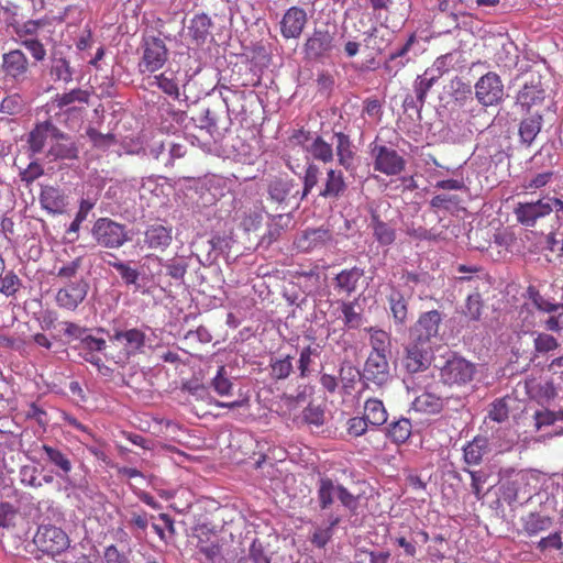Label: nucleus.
Here are the masks:
<instances>
[{"instance_id": "obj_1", "label": "nucleus", "mask_w": 563, "mask_h": 563, "mask_svg": "<svg viewBox=\"0 0 563 563\" xmlns=\"http://www.w3.org/2000/svg\"><path fill=\"white\" fill-rule=\"evenodd\" d=\"M552 211L556 212L560 220V212L563 213V201L554 197H547L533 202H519L514 213L520 224L534 227L539 219L549 216Z\"/></svg>"}, {"instance_id": "obj_2", "label": "nucleus", "mask_w": 563, "mask_h": 563, "mask_svg": "<svg viewBox=\"0 0 563 563\" xmlns=\"http://www.w3.org/2000/svg\"><path fill=\"white\" fill-rule=\"evenodd\" d=\"M318 504L322 510L329 509L338 498L343 507L352 512L357 509V497L351 494L344 486L329 477H321L317 489Z\"/></svg>"}, {"instance_id": "obj_3", "label": "nucleus", "mask_w": 563, "mask_h": 563, "mask_svg": "<svg viewBox=\"0 0 563 563\" xmlns=\"http://www.w3.org/2000/svg\"><path fill=\"white\" fill-rule=\"evenodd\" d=\"M441 382L450 387H462L474 378L476 367L464 357L452 355L439 366Z\"/></svg>"}, {"instance_id": "obj_4", "label": "nucleus", "mask_w": 563, "mask_h": 563, "mask_svg": "<svg viewBox=\"0 0 563 563\" xmlns=\"http://www.w3.org/2000/svg\"><path fill=\"white\" fill-rule=\"evenodd\" d=\"M95 241L107 249H119L129 241L124 224L109 218H99L91 229Z\"/></svg>"}, {"instance_id": "obj_5", "label": "nucleus", "mask_w": 563, "mask_h": 563, "mask_svg": "<svg viewBox=\"0 0 563 563\" xmlns=\"http://www.w3.org/2000/svg\"><path fill=\"white\" fill-rule=\"evenodd\" d=\"M89 291V283L84 277L63 284L55 295L56 305L60 309L75 311L84 302Z\"/></svg>"}, {"instance_id": "obj_6", "label": "nucleus", "mask_w": 563, "mask_h": 563, "mask_svg": "<svg viewBox=\"0 0 563 563\" xmlns=\"http://www.w3.org/2000/svg\"><path fill=\"white\" fill-rule=\"evenodd\" d=\"M267 194L269 199L278 205L289 206L294 201L297 208L301 201L298 185L287 175L275 176L269 179Z\"/></svg>"}, {"instance_id": "obj_7", "label": "nucleus", "mask_w": 563, "mask_h": 563, "mask_svg": "<svg viewBox=\"0 0 563 563\" xmlns=\"http://www.w3.org/2000/svg\"><path fill=\"white\" fill-rule=\"evenodd\" d=\"M34 543L42 551L51 555L60 554L69 547L68 536L55 526H40Z\"/></svg>"}, {"instance_id": "obj_8", "label": "nucleus", "mask_w": 563, "mask_h": 563, "mask_svg": "<svg viewBox=\"0 0 563 563\" xmlns=\"http://www.w3.org/2000/svg\"><path fill=\"white\" fill-rule=\"evenodd\" d=\"M373 157V167L387 176L400 174L406 166V162L394 148L385 145L374 144L371 151Z\"/></svg>"}, {"instance_id": "obj_9", "label": "nucleus", "mask_w": 563, "mask_h": 563, "mask_svg": "<svg viewBox=\"0 0 563 563\" xmlns=\"http://www.w3.org/2000/svg\"><path fill=\"white\" fill-rule=\"evenodd\" d=\"M168 51L161 37H144L143 57L140 63L142 73H154L161 69L167 60Z\"/></svg>"}, {"instance_id": "obj_10", "label": "nucleus", "mask_w": 563, "mask_h": 563, "mask_svg": "<svg viewBox=\"0 0 563 563\" xmlns=\"http://www.w3.org/2000/svg\"><path fill=\"white\" fill-rule=\"evenodd\" d=\"M475 96L483 106H494L504 97V85L495 73H487L475 84Z\"/></svg>"}, {"instance_id": "obj_11", "label": "nucleus", "mask_w": 563, "mask_h": 563, "mask_svg": "<svg viewBox=\"0 0 563 563\" xmlns=\"http://www.w3.org/2000/svg\"><path fill=\"white\" fill-rule=\"evenodd\" d=\"M292 139L303 146L305 151L317 161L324 164L333 161L334 153L332 143L325 142L321 136L310 137L308 132L298 130L292 134Z\"/></svg>"}, {"instance_id": "obj_12", "label": "nucleus", "mask_w": 563, "mask_h": 563, "mask_svg": "<svg viewBox=\"0 0 563 563\" xmlns=\"http://www.w3.org/2000/svg\"><path fill=\"white\" fill-rule=\"evenodd\" d=\"M332 240V232L324 227H320L301 231L296 236L294 244L298 251L308 253L327 246Z\"/></svg>"}, {"instance_id": "obj_13", "label": "nucleus", "mask_w": 563, "mask_h": 563, "mask_svg": "<svg viewBox=\"0 0 563 563\" xmlns=\"http://www.w3.org/2000/svg\"><path fill=\"white\" fill-rule=\"evenodd\" d=\"M431 362V349L428 343L412 340L406 347L402 360L405 368L409 373H419L427 369Z\"/></svg>"}, {"instance_id": "obj_14", "label": "nucleus", "mask_w": 563, "mask_h": 563, "mask_svg": "<svg viewBox=\"0 0 563 563\" xmlns=\"http://www.w3.org/2000/svg\"><path fill=\"white\" fill-rule=\"evenodd\" d=\"M363 377L376 386L386 385L391 379L387 355L371 353L364 366Z\"/></svg>"}, {"instance_id": "obj_15", "label": "nucleus", "mask_w": 563, "mask_h": 563, "mask_svg": "<svg viewBox=\"0 0 563 563\" xmlns=\"http://www.w3.org/2000/svg\"><path fill=\"white\" fill-rule=\"evenodd\" d=\"M56 139H63V132L49 121H44L35 125L30 132L27 143L33 154L42 153L46 145H49Z\"/></svg>"}, {"instance_id": "obj_16", "label": "nucleus", "mask_w": 563, "mask_h": 563, "mask_svg": "<svg viewBox=\"0 0 563 563\" xmlns=\"http://www.w3.org/2000/svg\"><path fill=\"white\" fill-rule=\"evenodd\" d=\"M110 341L122 345L125 355L131 356L143 352L146 342V334L143 330L137 328L119 330L115 329Z\"/></svg>"}, {"instance_id": "obj_17", "label": "nucleus", "mask_w": 563, "mask_h": 563, "mask_svg": "<svg viewBox=\"0 0 563 563\" xmlns=\"http://www.w3.org/2000/svg\"><path fill=\"white\" fill-rule=\"evenodd\" d=\"M441 322V316L437 310L423 313L411 330V339L423 343L437 336Z\"/></svg>"}, {"instance_id": "obj_18", "label": "nucleus", "mask_w": 563, "mask_h": 563, "mask_svg": "<svg viewBox=\"0 0 563 563\" xmlns=\"http://www.w3.org/2000/svg\"><path fill=\"white\" fill-rule=\"evenodd\" d=\"M528 76L529 79L525 81V85L517 97L518 102L527 109L541 102L544 99L545 93L541 81V75L538 71H530Z\"/></svg>"}, {"instance_id": "obj_19", "label": "nucleus", "mask_w": 563, "mask_h": 563, "mask_svg": "<svg viewBox=\"0 0 563 563\" xmlns=\"http://www.w3.org/2000/svg\"><path fill=\"white\" fill-rule=\"evenodd\" d=\"M444 402V397L435 393V386L428 385L420 395L415 397L412 409L422 413L434 415L442 410Z\"/></svg>"}, {"instance_id": "obj_20", "label": "nucleus", "mask_w": 563, "mask_h": 563, "mask_svg": "<svg viewBox=\"0 0 563 563\" xmlns=\"http://www.w3.org/2000/svg\"><path fill=\"white\" fill-rule=\"evenodd\" d=\"M109 265L119 273L125 286L133 287L134 291H140L142 294L147 292L145 277L142 276L137 268L132 267L130 262L115 260L113 262H109Z\"/></svg>"}, {"instance_id": "obj_21", "label": "nucleus", "mask_w": 563, "mask_h": 563, "mask_svg": "<svg viewBox=\"0 0 563 563\" xmlns=\"http://www.w3.org/2000/svg\"><path fill=\"white\" fill-rule=\"evenodd\" d=\"M173 241V229L159 223L151 224L144 232V244L152 250L164 251Z\"/></svg>"}, {"instance_id": "obj_22", "label": "nucleus", "mask_w": 563, "mask_h": 563, "mask_svg": "<svg viewBox=\"0 0 563 563\" xmlns=\"http://www.w3.org/2000/svg\"><path fill=\"white\" fill-rule=\"evenodd\" d=\"M492 444L485 437L477 435L463 448V459L468 465H478L492 451Z\"/></svg>"}, {"instance_id": "obj_23", "label": "nucleus", "mask_w": 563, "mask_h": 563, "mask_svg": "<svg viewBox=\"0 0 563 563\" xmlns=\"http://www.w3.org/2000/svg\"><path fill=\"white\" fill-rule=\"evenodd\" d=\"M78 146L70 137L63 133V139H56L47 151V157L51 161L56 159H76L78 157Z\"/></svg>"}, {"instance_id": "obj_24", "label": "nucleus", "mask_w": 563, "mask_h": 563, "mask_svg": "<svg viewBox=\"0 0 563 563\" xmlns=\"http://www.w3.org/2000/svg\"><path fill=\"white\" fill-rule=\"evenodd\" d=\"M307 23L305 10L292 7L287 10L282 20L283 35H300Z\"/></svg>"}, {"instance_id": "obj_25", "label": "nucleus", "mask_w": 563, "mask_h": 563, "mask_svg": "<svg viewBox=\"0 0 563 563\" xmlns=\"http://www.w3.org/2000/svg\"><path fill=\"white\" fill-rule=\"evenodd\" d=\"M364 271L360 267H352L343 269L334 278V288L339 294H353L358 285L360 279L363 277Z\"/></svg>"}, {"instance_id": "obj_26", "label": "nucleus", "mask_w": 563, "mask_h": 563, "mask_svg": "<svg viewBox=\"0 0 563 563\" xmlns=\"http://www.w3.org/2000/svg\"><path fill=\"white\" fill-rule=\"evenodd\" d=\"M41 206L49 213H63L67 206L65 195L57 188L46 186L42 189L40 195Z\"/></svg>"}, {"instance_id": "obj_27", "label": "nucleus", "mask_w": 563, "mask_h": 563, "mask_svg": "<svg viewBox=\"0 0 563 563\" xmlns=\"http://www.w3.org/2000/svg\"><path fill=\"white\" fill-rule=\"evenodd\" d=\"M333 139L335 140V153L339 164L346 170L351 169L353 167L355 153L349 135L336 132L333 134Z\"/></svg>"}, {"instance_id": "obj_28", "label": "nucleus", "mask_w": 563, "mask_h": 563, "mask_svg": "<svg viewBox=\"0 0 563 563\" xmlns=\"http://www.w3.org/2000/svg\"><path fill=\"white\" fill-rule=\"evenodd\" d=\"M346 189L343 173L330 168L327 172V178L324 188L320 191V196L323 198H339Z\"/></svg>"}, {"instance_id": "obj_29", "label": "nucleus", "mask_w": 563, "mask_h": 563, "mask_svg": "<svg viewBox=\"0 0 563 563\" xmlns=\"http://www.w3.org/2000/svg\"><path fill=\"white\" fill-rule=\"evenodd\" d=\"M387 300L395 322L404 324L408 317V302L405 296L396 287H390Z\"/></svg>"}, {"instance_id": "obj_30", "label": "nucleus", "mask_w": 563, "mask_h": 563, "mask_svg": "<svg viewBox=\"0 0 563 563\" xmlns=\"http://www.w3.org/2000/svg\"><path fill=\"white\" fill-rule=\"evenodd\" d=\"M363 416L373 428L383 426L388 418V413L383 401L377 398H369L365 401Z\"/></svg>"}, {"instance_id": "obj_31", "label": "nucleus", "mask_w": 563, "mask_h": 563, "mask_svg": "<svg viewBox=\"0 0 563 563\" xmlns=\"http://www.w3.org/2000/svg\"><path fill=\"white\" fill-rule=\"evenodd\" d=\"M197 548L200 553L206 555L207 559L213 560L220 554V545L217 534L209 533L205 528H201L197 531Z\"/></svg>"}, {"instance_id": "obj_32", "label": "nucleus", "mask_w": 563, "mask_h": 563, "mask_svg": "<svg viewBox=\"0 0 563 563\" xmlns=\"http://www.w3.org/2000/svg\"><path fill=\"white\" fill-rule=\"evenodd\" d=\"M42 450L45 452L48 462L58 468L57 476L64 478L70 473L73 465L67 454L47 444H44Z\"/></svg>"}, {"instance_id": "obj_33", "label": "nucleus", "mask_w": 563, "mask_h": 563, "mask_svg": "<svg viewBox=\"0 0 563 563\" xmlns=\"http://www.w3.org/2000/svg\"><path fill=\"white\" fill-rule=\"evenodd\" d=\"M522 525L528 536H537L540 532L549 530L553 525V520L549 516L530 512L522 518Z\"/></svg>"}, {"instance_id": "obj_34", "label": "nucleus", "mask_w": 563, "mask_h": 563, "mask_svg": "<svg viewBox=\"0 0 563 563\" xmlns=\"http://www.w3.org/2000/svg\"><path fill=\"white\" fill-rule=\"evenodd\" d=\"M542 128V117L540 114L531 115L521 121L519 125V135L523 144L530 146Z\"/></svg>"}, {"instance_id": "obj_35", "label": "nucleus", "mask_w": 563, "mask_h": 563, "mask_svg": "<svg viewBox=\"0 0 563 563\" xmlns=\"http://www.w3.org/2000/svg\"><path fill=\"white\" fill-rule=\"evenodd\" d=\"M3 66L8 74L16 76L26 69V58L21 51H12L3 55Z\"/></svg>"}, {"instance_id": "obj_36", "label": "nucleus", "mask_w": 563, "mask_h": 563, "mask_svg": "<svg viewBox=\"0 0 563 563\" xmlns=\"http://www.w3.org/2000/svg\"><path fill=\"white\" fill-rule=\"evenodd\" d=\"M331 48V37H308L305 52L308 58L314 59L323 56Z\"/></svg>"}, {"instance_id": "obj_37", "label": "nucleus", "mask_w": 563, "mask_h": 563, "mask_svg": "<svg viewBox=\"0 0 563 563\" xmlns=\"http://www.w3.org/2000/svg\"><path fill=\"white\" fill-rule=\"evenodd\" d=\"M387 431V434L393 442L404 443L411 434V422L409 419L401 418L390 423Z\"/></svg>"}, {"instance_id": "obj_38", "label": "nucleus", "mask_w": 563, "mask_h": 563, "mask_svg": "<svg viewBox=\"0 0 563 563\" xmlns=\"http://www.w3.org/2000/svg\"><path fill=\"white\" fill-rule=\"evenodd\" d=\"M294 371L292 357H273L271 360V375L274 379H286Z\"/></svg>"}, {"instance_id": "obj_39", "label": "nucleus", "mask_w": 563, "mask_h": 563, "mask_svg": "<svg viewBox=\"0 0 563 563\" xmlns=\"http://www.w3.org/2000/svg\"><path fill=\"white\" fill-rule=\"evenodd\" d=\"M290 222L291 216L289 213L274 216L268 224L267 235L263 238V241H266L267 244L276 241Z\"/></svg>"}, {"instance_id": "obj_40", "label": "nucleus", "mask_w": 563, "mask_h": 563, "mask_svg": "<svg viewBox=\"0 0 563 563\" xmlns=\"http://www.w3.org/2000/svg\"><path fill=\"white\" fill-rule=\"evenodd\" d=\"M371 227L373 229L374 236L380 244L389 245L395 241V230L387 223L380 221L378 217L374 216L372 218Z\"/></svg>"}, {"instance_id": "obj_41", "label": "nucleus", "mask_w": 563, "mask_h": 563, "mask_svg": "<svg viewBox=\"0 0 563 563\" xmlns=\"http://www.w3.org/2000/svg\"><path fill=\"white\" fill-rule=\"evenodd\" d=\"M73 347L77 350L79 355L81 356L85 353H96L104 351L107 347V342L106 340L92 336L89 332H87L80 340V342L76 343Z\"/></svg>"}, {"instance_id": "obj_42", "label": "nucleus", "mask_w": 563, "mask_h": 563, "mask_svg": "<svg viewBox=\"0 0 563 563\" xmlns=\"http://www.w3.org/2000/svg\"><path fill=\"white\" fill-rule=\"evenodd\" d=\"M152 518L153 516H148L147 512L143 510L130 512L128 525L135 538H142L148 527V521Z\"/></svg>"}, {"instance_id": "obj_43", "label": "nucleus", "mask_w": 563, "mask_h": 563, "mask_svg": "<svg viewBox=\"0 0 563 563\" xmlns=\"http://www.w3.org/2000/svg\"><path fill=\"white\" fill-rule=\"evenodd\" d=\"M487 418L490 421L503 423L509 418V406L507 398L496 399L489 405Z\"/></svg>"}, {"instance_id": "obj_44", "label": "nucleus", "mask_w": 563, "mask_h": 563, "mask_svg": "<svg viewBox=\"0 0 563 563\" xmlns=\"http://www.w3.org/2000/svg\"><path fill=\"white\" fill-rule=\"evenodd\" d=\"M371 353H379L387 355L390 352V336L386 331L372 330L371 331Z\"/></svg>"}, {"instance_id": "obj_45", "label": "nucleus", "mask_w": 563, "mask_h": 563, "mask_svg": "<svg viewBox=\"0 0 563 563\" xmlns=\"http://www.w3.org/2000/svg\"><path fill=\"white\" fill-rule=\"evenodd\" d=\"M82 266V258L76 257L70 262L63 264L56 272V277L63 283L79 279L77 277L79 269Z\"/></svg>"}, {"instance_id": "obj_46", "label": "nucleus", "mask_w": 563, "mask_h": 563, "mask_svg": "<svg viewBox=\"0 0 563 563\" xmlns=\"http://www.w3.org/2000/svg\"><path fill=\"white\" fill-rule=\"evenodd\" d=\"M319 356V346L308 345L300 351L298 360V369L300 377H307L310 373L309 366L313 357Z\"/></svg>"}, {"instance_id": "obj_47", "label": "nucleus", "mask_w": 563, "mask_h": 563, "mask_svg": "<svg viewBox=\"0 0 563 563\" xmlns=\"http://www.w3.org/2000/svg\"><path fill=\"white\" fill-rule=\"evenodd\" d=\"M437 80L438 79L433 76L428 75V71H424L423 75L417 77L413 85V90L420 104L424 103L428 91Z\"/></svg>"}, {"instance_id": "obj_48", "label": "nucleus", "mask_w": 563, "mask_h": 563, "mask_svg": "<svg viewBox=\"0 0 563 563\" xmlns=\"http://www.w3.org/2000/svg\"><path fill=\"white\" fill-rule=\"evenodd\" d=\"M483 301L478 292H474L466 298L463 314L470 320L477 321L482 316Z\"/></svg>"}, {"instance_id": "obj_49", "label": "nucleus", "mask_w": 563, "mask_h": 563, "mask_svg": "<svg viewBox=\"0 0 563 563\" xmlns=\"http://www.w3.org/2000/svg\"><path fill=\"white\" fill-rule=\"evenodd\" d=\"M89 99V93L81 89H73L69 92L57 95L55 98V102L58 108L67 107L76 101L87 103Z\"/></svg>"}, {"instance_id": "obj_50", "label": "nucleus", "mask_w": 563, "mask_h": 563, "mask_svg": "<svg viewBox=\"0 0 563 563\" xmlns=\"http://www.w3.org/2000/svg\"><path fill=\"white\" fill-rule=\"evenodd\" d=\"M515 442L514 434L510 430L498 429L493 433L492 446H495L496 452L508 451Z\"/></svg>"}, {"instance_id": "obj_51", "label": "nucleus", "mask_w": 563, "mask_h": 563, "mask_svg": "<svg viewBox=\"0 0 563 563\" xmlns=\"http://www.w3.org/2000/svg\"><path fill=\"white\" fill-rule=\"evenodd\" d=\"M528 298L532 301L537 309L544 312H554L559 309L558 303H553L545 299L533 286H529L527 289Z\"/></svg>"}, {"instance_id": "obj_52", "label": "nucleus", "mask_w": 563, "mask_h": 563, "mask_svg": "<svg viewBox=\"0 0 563 563\" xmlns=\"http://www.w3.org/2000/svg\"><path fill=\"white\" fill-rule=\"evenodd\" d=\"M319 175H320L319 167L313 163H309L306 167V172H305V176H303V189H302V192L300 194L301 200L303 198H306L310 194L312 188L318 184Z\"/></svg>"}, {"instance_id": "obj_53", "label": "nucleus", "mask_w": 563, "mask_h": 563, "mask_svg": "<svg viewBox=\"0 0 563 563\" xmlns=\"http://www.w3.org/2000/svg\"><path fill=\"white\" fill-rule=\"evenodd\" d=\"M93 206H95V202H92L88 199H82L80 201L79 210L76 213L74 221L70 223V225L67 230L68 234H71V233L77 234L78 233L81 223L87 219L88 213L91 211Z\"/></svg>"}, {"instance_id": "obj_54", "label": "nucleus", "mask_w": 563, "mask_h": 563, "mask_svg": "<svg viewBox=\"0 0 563 563\" xmlns=\"http://www.w3.org/2000/svg\"><path fill=\"white\" fill-rule=\"evenodd\" d=\"M344 325L349 329H356L362 324V314L355 310L353 302H342Z\"/></svg>"}, {"instance_id": "obj_55", "label": "nucleus", "mask_w": 563, "mask_h": 563, "mask_svg": "<svg viewBox=\"0 0 563 563\" xmlns=\"http://www.w3.org/2000/svg\"><path fill=\"white\" fill-rule=\"evenodd\" d=\"M212 387L220 396H227L231 393L233 384L229 379L224 366L219 367L212 379Z\"/></svg>"}, {"instance_id": "obj_56", "label": "nucleus", "mask_w": 563, "mask_h": 563, "mask_svg": "<svg viewBox=\"0 0 563 563\" xmlns=\"http://www.w3.org/2000/svg\"><path fill=\"white\" fill-rule=\"evenodd\" d=\"M212 23L208 15L198 14L191 19L189 25V35H208L211 33Z\"/></svg>"}, {"instance_id": "obj_57", "label": "nucleus", "mask_w": 563, "mask_h": 563, "mask_svg": "<svg viewBox=\"0 0 563 563\" xmlns=\"http://www.w3.org/2000/svg\"><path fill=\"white\" fill-rule=\"evenodd\" d=\"M38 470L33 465H23L19 471L20 482L33 488H40L42 482L37 478Z\"/></svg>"}, {"instance_id": "obj_58", "label": "nucleus", "mask_w": 563, "mask_h": 563, "mask_svg": "<svg viewBox=\"0 0 563 563\" xmlns=\"http://www.w3.org/2000/svg\"><path fill=\"white\" fill-rule=\"evenodd\" d=\"M536 427L541 430L543 427L554 426L558 421H563V412H554L550 410L538 411L534 416Z\"/></svg>"}, {"instance_id": "obj_59", "label": "nucleus", "mask_w": 563, "mask_h": 563, "mask_svg": "<svg viewBox=\"0 0 563 563\" xmlns=\"http://www.w3.org/2000/svg\"><path fill=\"white\" fill-rule=\"evenodd\" d=\"M302 419L316 427L324 423V410L320 406L309 404L302 411Z\"/></svg>"}, {"instance_id": "obj_60", "label": "nucleus", "mask_w": 563, "mask_h": 563, "mask_svg": "<svg viewBox=\"0 0 563 563\" xmlns=\"http://www.w3.org/2000/svg\"><path fill=\"white\" fill-rule=\"evenodd\" d=\"M452 60V54L442 55L438 57L434 60L433 65L426 71H428V75H431L434 78L439 79L444 73L449 71Z\"/></svg>"}, {"instance_id": "obj_61", "label": "nucleus", "mask_w": 563, "mask_h": 563, "mask_svg": "<svg viewBox=\"0 0 563 563\" xmlns=\"http://www.w3.org/2000/svg\"><path fill=\"white\" fill-rule=\"evenodd\" d=\"M466 472L470 474L472 483V492L475 495V497L481 500L484 497L483 493V486L487 482L488 475L484 471H471L466 470Z\"/></svg>"}, {"instance_id": "obj_62", "label": "nucleus", "mask_w": 563, "mask_h": 563, "mask_svg": "<svg viewBox=\"0 0 563 563\" xmlns=\"http://www.w3.org/2000/svg\"><path fill=\"white\" fill-rule=\"evenodd\" d=\"M537 548L545 553L550 550H562L563 541L560 532H554L540 539L537 543Z\"/></svg>"}, {"instance_id": "obj_63", "label": "nucleus", "mask_w": 563, "mask_h": 563, "mask_svg": "<svg viewBox=\"0 0 563 563\" xmlns=\"http://www.w3.org/2000/svg\"><path fill=\"white\" fill-rule=\"evenodd\" d=\"M52 76L57 80L69 82L71 80V71L68 62L63 58L56 59L51 69Z\"/></svg>"}, {"instance_id": "obj_64", "label": "nucleus", "mask_w": 563, "mask_h": 563, "mask_svg": "<svg viewBox=\"0 0 563 563\" xmlns=\"http://www.w3.org/2000/svg\"><path fill=\"white\" fill-rule=\"evenodd\" d=\"M558 346H559L558 340L550 334L540 333L534 339V347H536V351L539 353H547V352L553 351Z\"/></svg>"}]
</instances>
